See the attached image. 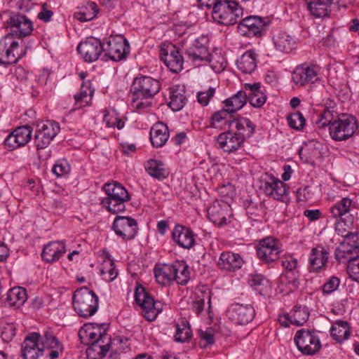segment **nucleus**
Masks as SVG:
<instances>
[{
    "label": "nucleus",
    "mask_w": 359,
    "mask_h": 359,
    "mask_svg": "<svg viewBox=\"0 0 359 359\" xmlns=\"http://www.w3.org/2000/svg\"><path fill=\"white\" fill-rule=\"evenodd\" d=\"M94 91L90 81L83 83L81 87L80 92L74 96L76 107L81 108L88 106L91 102Z\"/></svg>",
    "instance_id": "nucleus-43"
},
{
    "label": "nucleus",
    "mask_w": 359,
    "mask_h": 359,
    "mask_svg": "<svg viewBox=\"0 0 359 359\" xmlns=\"http://www.w3.org/2000/svg\"><path fill=\"white\" fill-rule=\"evenodd\" d=\"M161 89L160 82L148 76L140 75L137 76L132 86L133 92L137 93L144 96L154 97Z\"/></svg>",
    "instance_id": "nucleus-23"
},
{
    "label": "nucleus",
    "mask_w": 359,
    "mask_h": 359,
    "mask_svg": "<svg viewBox=\"0 0 359 359\" xmlns=\"http://www.w3.org/2000/svg\"><path fill=\"white\" fill-rule=\"evenodd\" d=\"M25 54L19 39L6 34L0 39V63L11 65L17 62Z\"/></svg>",
    "instance_id": "nucleus-4"
},
{
    "label": "nucleus",
    "mask_w": 359,
    "mask_h": 359,
    "mask_svg": "<svg viewBox=\"0 0 359 359\" xmlns=\"http://www.w3.org/2000/svg\"><path fill=\"white\" fill-rule=\"evenodd\" d=\"M231 113L227 111L224 107L223 109L215 111L210 118V126L215 128L219 129H232V123L233 118H231Z\"/></svg>",
    "instance_id": "nucleus-38"
},
{
    "label": "nucleus",
    "mask_w": 359,
    "mask_h": 359,
    "mask_svg": "<svg viewBox=\"0 0 359 359\" xmlns=\"http://www.w3.org/2000/svg\"><path fill=\"white\" fill-rule=\"evenodd\" d=\"M151 96H144V95L132 92L131 107L140 113L144 112L149 109L153 104Z\"/></svg>",
    "instance_id": "nucleus-46"
},
{
    "label": "nucleus",
    "mask_w": 359,
    "mask_h": 359,
    "mask_svg": "<svg viewBox=\"0 0 359 359\" xmlns=\"http://www.w3.org/2000/svg\"><path fill=\"white\" fill-rule=\"evenodd\" d=\"M161 59L166 67L172 72L177 73L182 70L184 57L180 48L169 44L161 50Z\"/></svg>",
    "instance_id": "nucleus-20"
},
{
    "label": "nucleus",
    "mask_w": 359,
    "mask_h": 359,
    "mask_svg": "<svg viewBox=\"0 0 359 359\" xmlns=\"http://www.w3.org/2000/svg\"><path fill=\"white\" fill-rule=\"evenodd\" d=\"M283 267H284L288 272H292L293 274L297 273L298 261L297 259L289 256L283 258L281 260Z\"/></svg>",
    "instance_id": "nucleus-63"
},
{
    "label": "nucleus",
    "mask_w": 359,
    "mask_h": 359,
    "mask_svg": "<svg viewBox=\"0 0 359 359\" xmlns=\"http://www.w3.org/2000/svg\"><path fill=\"white\" fill-rule=\"evenodd\" d=\"M144 167L150 176L158 180H163L169 175L168 169L161 161L149 159L146 162Z\"/></svg>",
    "instance_id": "nucleus-40"
},
{
    "label": "nucleus",
    "mask_w": 359,
    "mask_h": 359,
    "mask_svg": "<svg viewBox=\"0 0 359 359\" xmlns=\"http://www.w3.org/2000/svg\"><path fill=\"white\" fill-rule=\"evenodd\" d=\"M73 306L77 314H95L98 309V297L93 291L83 287L74 292Z\"/></svg>",
    "instance_id": "nucleus-5"
},
{
    "label": "nucleus",
    "mask_w": 359,
    "mask_h": 359,
    "mask_svg": "<svg viewBox=\"0 0 359 359\" xmlns=\"http://www.w3.org/2000/svg\"><path fill=\"white\" fill-rule=\"evenodd\" d=\"M104 56L110 60L118 62L125 60L130 53V45L123 35L110 36L103 43Z\"/></svg>",
    "instance_id": "nucleus-7"
},
{
    "label": "nucleus",
    "mask_w": 359,
    "mask_h": 359,
    "mask_svg": "<svg viewBox=\"0 0 359 359\" xmlns=\"http://www.w3.org/2000/svg\"><path fill=\"white\" fill-rule=\"evenodd\" d=\"M346 242L343 243L335 251V258L341 262L359 257V236L358 234H350L346 236Z\"/></svg>",
    "instance_id": "nucleus-17"
},
{
    "label": "nucleus",
    "mask_w": 359,
    "mask_h": 359,
    "mask_svg": "<svg viewBox=\"0 0 359 359\" xmlns=\"http://www.w3.org/2000/svg\"><path fill=\"white\" fill-rule=\"evenodd\" d=\"M32 128L28 126L16 128L4 140V144L10 150L25 146L32 139Z\"/></svg>",
    "instance_id": "nucleus-22"
},
{
    "label": "nucleus",
    "mask_w": 359,
    "mask_h": 359,
    "mask_svg": "<svg viewBox=\"0 0 359 359\" xmlns=\"http://www.w3.org/2000/svg\"><path fill=\"white\" fill-rule=\"evenodd\" d=\"M77 50L85 62H92L104 53L103 43L96 38L89 37L79 44Z\"/></svg>",
    "instance_id": "nucleus-18"
},
{
    "label": "nucleus",
    "mask_w": 359,
    "mask_h": 359,
    "mask_svg": "<svg viewBox=\"0 0 359 359\" xmlns=\"http://www.w3.org/2000/svg\"><path fill=\"white\" fill-rule=\"evenodd\" d=\"M311 15L315 18L327 17L332 0H305Z\"/></svg>",
    "instance_id": "nucleus-37"
},
{
    "label": "nucleus",
    "mask_w": 359,
    "mask_h": 359,
    "mask_svg": "<svg viewBox=\"0 0 359 359\" xmlns=\"http://www.w3.org/2000/svg\"><path fill=\"white\" fill-rule=\"evenodd\" d=\"M66 251V246L64 242H49L43 248L41 258L47 263L55 262L64 255Z\"/></svg>",
    "instance_id": "nucleus-30"
},
{
    "label": "nucleus",
    "mask_w": 359,
    "mask_h": 359,
    "mask_svg": "<svg viewBox=\"0 0 359 359\" xmlns=\"http://www.w3.org/2000/svg\"><path fill=\"white\" fill-rule=\"evenodd\" d=\"M111 228L124 241L135 238L138 232L137 222L131 217L116 216Z\"/></svg>",
    "instance_id": "nucleus-14"
},
{
    "label": "nucleus",
    "mask_w": 359,
    "mask_h": 359,
    "mask_svg": "<svg viewBox=\"0 0 359 359\" xmlns=\"http://www.w3.org/2000/svg\"><path fill=\"white\" fill-rule=\"evenodd\" d=\"M200 337V346L203 348H206L208 345H212L215 343L214 331L211 327L207 328L205 330H198Z\"/></svg>",
    "instance_id": "nucleus-57"
},
{
    "label": "nucleus",
    "mask_w": 359,
    "mask_h": 359,
    "mask_svg": "<svg viewBox=\"0 0 359 359\" xmlns=\"http://www.w3.org/2000/svg\"><path fill=\"white\" fill-rule=\"evenodd\" d=\"M173 268L177 269L174 271V281L178 284L184 285L189 280V266L184 261H176L173 263Z\"/></svg>",
    "instance_id": "nucleus-50"
},
{
    "label": "nucleus",
    "mask_w": 359,
    "mask_h": 359,
    "mask_svg": "<svg viewBox=\"0 0 359 359\" xmlns=\"http://www.w3.org/2000/svg\"><path fill=\"white\" fill-rule=\"evenodd\" d=\"M135 302L147 313L151 312L159 314L162 311H167L169 306L162 301L156 300L144 287H137L135 292Z\"/></svg>",
    "instance_id": "nucleus-13"
},
{
    "label": "nucleus",
    "mask_w": 359,
    "mask_h": 359,
    "mask_svg": "<svg viewBox=\"0 0 359 359\" xmlns=\"http://www.w3.org/2000/svg\"><path fill=\"white\" fill-rule=\"evenodd\" d=\"M216 89L213 87H210L205 90L199 91L197 93V100L202 106H207L210 100L214 97Z\"/></svg>",
    "instance_id": "nucleus-59"
},
{
    "label": "nucleus",
    "mask_w": 359,
    "mask_h": 359,
    "mask_svg": "<svg viewBox=\"0 0 359 359\" xmlns=\"http://www.w3.org/2000/svg\"><path fill=\"white\" fill-rule=\"evenodd\" d=\"M60 131L59 125L50 121L39 123L36 126L34 143L38 150L46 148Z\"/></svg>",
    "instance_id": "nucleus-10"
},
{
    "label": "nucleus",
    "mask_w": 359,
    "mask_h": 359,
    "mask_svg": "<svg viewBox=\"0 0 359 359\" xmlns=\"http://www.w3.org/2000/svg\"><path fill=\"white\" fill-rule=\"evenodd\" d=\"M315 124L319 129L328 126L330 137L337 142L348 140L358 129L357 121L353 116L346 114L338 116L332 106L326 107L318 115Z\"/></svg>",
    "instance_id": "nucleus-1"
},
{
    "label": "nucleus",
    "mask_w": 359,
    "mask_h": 359,
    "mask_svg": "<svg viewBox=\"0 0 359 359\" xmlns=\"http://www.w3.org/2000/svg\"><path fill=\"white\" fill-rule=\"evenodd\" d=\"M330 257L328 248L321 245L313 248L309 255V271L319 272L326 268Z\"/></svg>",
    "instance_id": "nucleus-25"
},
{
    "label": "nucleus",
    "mask_w": 359,
    "mask_h": 359,
    "mask_svg": "<svg viewBox=\"0 0 359 359\" xmlns=\"http://www.w3.org/2000/svg\"><path fill=\"white\" fill-rule=\"evenodd\" d=\"M243 89L247 92L248 100L253 107L260 108L266 103L267 97L261 88L260 83H245Z\"/></svg>",
    "instance_id": "nucleus-31"
},
{
    "label": "nucleus",
    "mask_w": 359,
    "mask_h": 359,
    "mask_svg": "<svg viewBox=\"0 0 359 359\" xmlns=\"http://www.w3.org/2000/svg\"><path fill=\"white\" fill-rule=\"evenodd\" d=\"M267 279L260 273H252L248 276V283L255 290H258L260 286L267 283Z\"/></svg>",
    "instance_id": "nucleus-62"
},
{
    "label": "nucleus",
    "mask_w": 359,
    "mask_h": 359,
    "mask_svg": "<svg viewBox=\"0 0 359 359\" xmlns=\"http://www.w3.org/2000/svg\"><path fill=\"white\" fill-rule=\"evenodd\" d=\"M177 270L172 264H163L161 267L154 269V276L156 281L163 285H167L174 281V271Z\"/></svg>",
    "instance_id": "nucleus-44"
},
{
    "label": "nucleus",
    "mask_w": 359,
    "mask_h": 359,
    "mask_svg": "<svg viewBox=\"0 0 359 359\" xmlns=\"http://www.w3.org/2000/svg\"><path fill=\"white\" fill-rule=\"evenodd\" d=\"M103 122L108 128H117L121 129L124 126V122L120 118L117 113L114 111H107L103 117Z\"/></svg>",
    "instance_id": "nucleus-54"
},
{
    "label": "nucleus",
    "mask_w": 359,
    "mask_h": 359,
    "mask_svg": "<svg viewBox=\"0 0 359 359\" xmlns=\"http://www.w3.org/2000/svg\"><path fill=\"white\" fill-rule=\"evenodd\" d=\"M70 170V165L65 158L58 159L52 168V172L57 177L67 176Z\"/></svg>",
    "instance_id": "nucleus-55"
},
{
    "label": "nucleus",
    "mask_w": 359,
    "mask_h": 359,
    "mask_svg": "<svg viewBox=\"0 0 359 359\" xmlns=\"http://www.w3.org/2000/svg\"><path fill=\"white\" fill-rule=\"evenodd\" d=\"M100 273L103 280L107 282H111L116 278L118 273L114 261L109 258L104 260L101 265Z\"/></svg>",
    "instance_id": "nucleus-52"
},
{
    "label": "nucleus",
    "mask_w": 359,
    "mask_h": 359,
    "mask_svg": "<svg viewBox=\"0 0 359 359\" xmlns=\"http://www.w3.org/2000/svg\"><path fill=\"white\" fill-rule=\"evenodd\" d=\"M232 123V129L234 128L236 133L240 137H243V140L250 137L255 132L256 126L248 118L238 117L233 118Z\"/></svg>",
    "instance_id": "nucleus-36"
},
{
    "label": "nucleus",
    "mask_w": 359,
    "mask_h": 359,
    "mask_svg": "<svg viewBox=\"0 0 359 359\" xmlns=\"http://www.w3.org/2000/svg\"><path fill=\"white\" fill-rule=\"evenodd\" d=\"M261 189L266 196L275 200L282 202H287L289 200V187L273 175H269L262 182Z\"/></svg>",
    "instance_id": "nucleus-11"
},
{
    "label": "nucleus",
    "mask_w": 359,
    "mask_h": 359,
    "mask_svg": "<svg viewBox=\"0 0 359 359\" xmlns=\"http://www.w3.org/2000/svg\"><path fill=\"white\" fill-rule=\"evenodd\" d=\"M185 55L187 61L195 65H200L209 57L208 39L206 36H201L195 39L187 48Z\"/></svg>",
    "instance_id": "nucleus-16"
},
{
    "label": "nucleus",
    "mask_w": 359,
    "mask_h": 359,
    "mask_svg": "<svg viewBox=\"0 0 359 359\" xmlns=\"http://www.w3.org/2000/svg\"><path fill=\"white\" fill-rule=\"evenodd\" d=\"M212 7V17L219 25L229 26L236 24L243 16V8L234 1H219Z\"/></svg>",
    "instance_id": "nucleus-3"
},
{
    "label": "nucleus",
    "mask_w": 359,
    "mask_h": 359,
    "mask_svg": "<svg viewBox=\"0 0 359 359\" xmlns=\"http://www.w3.org/2000/svg\"><path fill=\"white\" fill-rule=\"evenodd\" d=\"M348 263L347 273L349 278L359 283V257H355Z\"/></svg>",
    "instance_id": "nucleus-61"
},
{
    "label": "nucleus",
    "mask_w": 359,
    "mask_h": 359,
    "mask_svg": "<svg viewBox=\"0 0 359 359\" xmlns=\"http://www.w3.org/2000/svg\"><path fill=\"white\" fill-rule=\"evenodd\" d=\"M248 101V95L245 89L238 91L231 97L223 101L224 107L231 113H234L241 109Z\"/></svg>",
    "instance_id": "nucleus-41"
},
{
    "label": "nucleus",
    "mask_w": 359,
    "mask_h": 359,
    "mask_svg": "<svg viewBox=\"0 0 359 359\" xmlns=\"http://www.w3.org/2000/svg\"><path fill=\"white\" fill-rule=\"evenodd\" d=\"M341 283L340 279L335 276H331L323 285V292L329 294L336 291Z\"/></svg>",
    "instance_id": "nucleus-58"
},
{
    "label": "nucleus",
    "mask_w": 359,
    "mask_h": 359,
    "mask_svg": "<svg viewBox=\"0 0 359 359\" xmlns=\"http://www.w3.org/2000/svg\"><path fill=\"white\" fill-rule=\"evenodd\" d=\"M287 120L290 127L297 130H302L305 126L306 120L303 114L299 111H295L288 115Z\"/></svg>",
    "instance_id": "nucleus-56"
},
{
    "label": "nucleus",
    "mask_w": 359,
    "mask_h": 359,
    "mask_svg": "<svg viewBox=\"0 0 359 359\" xmlns=\"http://www.w3.org/2000/svg\"><path fill=\"white\" fill-rule=\"evenodd\" d=\"M210 220L218 226H223L230 222V206L224 202L214 201L208 209Z\"/></svg>",
    "instance_id": "nucleus-21"
},
{
    "label": "nucleus",
    "mask_w": 359,
    "mask_h": 359,
    "mask_svg": "<svg viewBox=\"0 0 359 359\" xmlns=\"http://www.w3.org/2000/svg\"><path fill=\"white\" fill-rule=\"evenodd\" d=\"M109 336H104L102 339L94 341L87 345L86 355L88 359H102L109 352Z\"/></svg>",
    "instance_id": "nucleus-33"
},
{
    "label": "nucleus",
    "mask_w": 359,
    "mask_h": 359,
    "mask_svg": "<svg viewBox=\"0 0 359 359\" xmlns=\"http://www.w3.org/2000/svg\"><path fill=\"white\" fill-rule=\"evenodd\" d=\"M99 12V8L95 2L87 1L82 5L79 11L75 12L74 18L80 22H88L93 20Z\"/></svg>",
    "instance_id": "nucleus-42"
},
{
    "label": "nucleus",
    "mask_w": 359,
    "mask_h": 359,
    "mask_svg": "<svg viewBox=\"0 0 359 359\" xmlns=\"http://www.w3.org/2000/svg\"><path fill=\"white\" fill-rule=\"evenodd\" d=\"M244 263L243 257L238 253L230 251H225L220 254L217 266L219 269L234 272L240 269Z\"/></svg>",
    "instance_id": "nucleus-28"
},
{
    "label": "nucleus",
    "mask_w": 359,
    "mask_h": 359,
    "mask_svg": "<svg viewBox=\"0 0 359 359\" xmlns=\"http://www.w3.org/2000/svg\"><path fill=\"white\" fill-rule=\"evenodd\" d=\"M40 338V334L36 332H32L25 337L21 348L24 359H38L43 354L39 343Z\"/></svg>",
    "instance_id": "nucleus-24"
},
{
    "label": "nucleus",
    "mask_w": 359,
    "mask_h": 359,
    "mask_svg": "<svg viewBox=\"0 0 359 359\" xmlns=\"http://www.w3.org/2000/svg\"><path fill=\"white\" fill-rule=\"evenodd\" d=\"M271 23L269 18H262L257 15H250L239 22L238 32L243 36L260 37L266 32V27Z\"/></svg>",
    "instance_id": "nucleus-8"
},
{
    "label": "nucleus",
    "mask_w": 359,
    "mask_h": 359,
    "mask_svg": "<svg viewBox=\"0 0 359 359\" xmlns=\"http://www.w3.org/2000/svg\"><path fill=\"white\" fill-rule=\"evenodd\" d=\"M330 334L332 338L339 343H342L350 335V327L347 321L337 320L332 326Z\"/></svg>",
    "instance_id": "nucleus-47"
},
{
    "label": "nucleus",
    "mask_w": 359,
    "mask_h": 359,
    "mask_svg": "<svg viewBox=\"0 0 359 359\" xmlns=\"http://www.w3.org/2000/svg\"><path fill=\"white\" fill-rule=\"evenodd\" d=\"M320 67L317 65L304 63L297 66L292 72V81L298 86H304L319 80Z\"/></svg>",
    "instance_id": "nucleus-15"
},
{
    "label": "nucleus",
    "mask_w": 359,
    "mask_h": 359,
    "mask_svg": "<svg viewBox=\"0 0 359 359\" xmlns=\"http://www.w3.org/2000/svg\"><path fill=\"white\" fill-rule=\"evenodd\" d=\"M109 351L110 358L116 359L118 356L128 348V339L126 337H116L111 339L109 336Z\"/></svg>",
    "instance_id": "nucleus-48"
},
{
    "label": "nucleus",
    "mask_w": 359,
    "mask_h": 359,
    "mask_svg": "<svg viewBox=\"0 0 359 359\" xmlns=\"http://www.w3.org/2000/svg\"><path fill=\"white\" fill-rule=\"evenodd\" d=\"M353 201L348 197L341 198L336 202L330 208V212L334 218H341L342 216L348 213L351 210Z\"/></svg>",
    "instance_id": "nucleus-49"
},
{
    "label": "nucleus",
    "mask_w": 359,
    "mask_h": 359,
    "mask_svg": "<svg viewBox=\"0 0 359 359\" xmlns=\"http://www.w3.org/2000/svg\"><path fill=\"white\" fill-rule=\"evenodd\" d=\"M103 189L107 197L101 201V205L111 214H117L126 210V203L130 200L127 189L117 182L106 183Z\"/></svg>",
    "instance_id": "nucleus-2"
},
{
    "label": "nucleus",
    "mask_w": 359,
    "mask_h": 359,
    "mask_svg": "<svg viewBox=\"0 0 359 359\" xmlns=\"http://www.w3.org/2000/svg\"><path fill=\"white\" fill-rule=\"evenodd\" d=\"M168 106L175 111L181 110L186 104L187 97L184 86L175 85L169 88Z\"/></svg>",
    "instance_id": "nucleus-34"
},
{
    "label": "nucleus",
    "mask_w": 359,
    "mask_h": 359,
    "mask_svg": "<svg viewBox=\"0 0 359 359\" xmlns=\"http://www.w3.org/2000/svg\"><path fill=\"white\" fill-rule=\"evenodd\" d=\"M109 324L86 323L79 331V337L82 344L88 345L94 341L109 336L107 333Z\"/></svg>",
    "instance_id": "nucleus-19"
},
{
    "label": "nucleus",
    "mask_w": 359,
    "mask_h": 359,
    "mask_svg": "<svg viewBox=\"0 0 359 359\" xmlns=\"http://www.w3.org/2000/svg\"><path fill=\"white\" fill-rule=\"evenodd\" d=\"M196 235L193 231L182 225H175L172 232L174 242L184 249H191L195 245Z\"/></svg>",
    "instance_id": "nucleus-27"
},
{
    "label": "nucleus",
    "mask_w": 359,
    "mask_h": 359,
    "mask_svg": "<svg viewBox=\"0 0 359 359\" xmlns=\"http://www.w3.org/2000/svg\"><path fill=\"white\" fill-rule=\"evenodd\" d=\"M230 313H236L237 314H254L255 310L251 304H243L239 303L233 304L228 310Z\"/></svg>",
    "instance_id": "nucleus-60"
},
{
    "label": "nucleus",
    "mask_w": 359,
    "mask_h": 359,
    "mask_svg": "<svg viewBox=\"0 0 359 359\" xmlns=\"http://www.w3.org/2000/svg\"><path fill=\"white\" fill-rule=\"evenodd\" d=\"M243 142V137H240L233 132V129H229L221 133L217 140L219 147L227 153L233 152L240 149Z\"/></svg>",
    "instance_id": "nucleus-26"
},
{
    "label": "nucleus",
    "mask_w": 359,
    "mask_h": 359,
    "mask_svg": "<svg viewBox=\"0 0 359 359\" xmlns=\"http://www.w3.org/2000/svg\"><path fill=\"white\" fill-rule=\"evenodd\" d=\"M257 257L262 262L269 264L279 258L281 249L279 242L272 237L262 239L256 247Z\"/></svg>",
    "instance_id": "nucleus-12"
},
{
    "label": "nucleus",
    "mask_w": 359,
    "mask_h": 359,
    "mask_svg": "<svg viewBox=\"0 0 359 359\" xmlns=\"http://www.w3.org/2000/svg\"><path fill=\"white\" fill-rule=\"evenodd\" d=\"M40 344L43 351L46 348L48 350L57 348L60 351L62 349L61 344L52 332L46 331L44 332Z\"/></svg>",
    "instance_id": "nucleus-53"
},
{
    "label": "nucleus",
    "mask_w": 359,
    "mask_h": 359,
    "mask_svg": "<svg viewBox=\"0 0 359 359\" xmlns=\"http://www.w3.org/2000/svg\"><path fill=\"white\" fill-rule=\"evenodd\" d=\"M257 55L252 50L245 52L236 61L238 69L243 74H252L257 67Z\"/></svg>",
    "instance_id": "nucleus-35"
},
{
    "label": "nucleus",
    "mask_w": 359,
    "mask_h": 359,
    "mask_svg": "<svg viewBox=\"0 0 359 359\" xmlns=\"http://www.w3.org/2000/svg\"><path fill=\"white\" fill-rule=\"evenodd\" d=\"M273 42L276 50L289 53L297 46V41L294 36H292L285 31H278L273 36Z\"/></svg>",
    "instance_id": "nucleus-29"
},
{
    "label": "nucleus",
    "mask_w": 359,
    "mask_h": 359,
    "mask_svg": "<svg viewBox=\"0 0 359 359\" xmlns=\"http://www.w3.org/2000/svg\"><path fill=\"white\" fill-rule=\"evenodd\" d=\"M170 137L167 125L163 122H157L150 130V140L156 148L162 147L165 144Z\"/></svg>",
    "instance_id": "nucleus-32"
},
{
    "label": "nucleus",
    "mask_w": 359,
    "mask_h": 359,
    "mask_svg": "<svg viewBox=\"0 0 359 359\" xmlns=\"http://www.w3.org/2000/svg\"><path fill=\"white\" fill-rule=\"evenodd\" d=\"M27 300V294L25 288L14 287L8 290L6 299V304L9 307L19 309Z\"/></svg>",
    "instance_id": "nucleus-39"
},
{
    "label": "nucleus",
    "mask_w": 359,
    "mask_h": 359,
    "mask_svg": "<svg viewBox=\"0 0 359 359\" xmlns=\"http://www.w3.org/2000/svg\"><path fill=\"white\" fill-rule=\"evenodd\" d=\"M294 341L298 350L304 355H313L321 348L319 337L310 330H298L294 337Z\"/></svg>",
    "instance_id": "nucleus-9"
},
{
    "label": "nucleus",
    "mask_w": 359,
    "mask_h": 359,
    "mask_svg": "<svg viewBox=\"0 0 359 359\" xmlns=\"http://www.w3.org/2000/svg\"><path fill=\"white\" fill-rule=\"evenodd\" d=\"M6 28L9 30L7 34L19 39L22 43L23 38L30 36L34 30L32 21L26 15L15 12L9 13L6 20Z\"/></svg>",
    "instance_id": "nucleus-6"
},
{
    "label": "nucleus",
    "mask_w": 359,
    "mask_h": 359,
    "mask_svg": "<svg viewBox=\"0 0 359 359\" xmlns=\"http://www.w3.org/2000/svg\"><path fill=\"white\" fill-rule=\"evenodd\" d=\"M205 62L210 63L212 70L217 73L221 72L226 67V60L218 49L211 53L209 52V57L205 60Z\"/></svg>",
    "instance_id": "nucleus-51"
},
{
    "label": "nucleus",
    "mask_w": 359,
    "mask_h": 359,
    "mask_svg": "<svg viewBox=\"0 0 359 359\" xmlns=\"http://www.w3.org/2000/svg\"><path fill=\"white\" fill-rule=\"evenodd\" d=\"M176 332L174 339L177 342L185 343L189 341L192 337V332L189 323L184 318H180L176 323Z\"/></svg>",
    "instance_id": "nucleus-45"
},
{
    "label": "nucleus",
    "mask_w": 359,
    "mask_h": 359,
    "mask_svg": "<svg viewBox=\"0 0 359 359\" xmlns=\"http://www.w3.org/2000/svg\"><path fill=\"white\" fill-rule=\"evenodd\" d=\"M53 15V12L48 8L46 4H43L41 11L37 15V18L44 22H48L50 21Z\"/></svg>",
    "instance_id": "nucleus-64"
}]
</instances>
